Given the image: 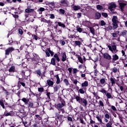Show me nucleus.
I'll use <instances>...</instances> for the list:
<instances>
[{
    "label": "nucleus",
    "mask_w": 127,
    "mask_h": 127,
    "mask_svg": "<svg viewBox=\"0 0 127 127\" xmlns=\"http://www.w3.org/2000/svg\"><path fill=\"white\" fill-rule=\"evenodd\" d=\"M112 26H109L107 27V29L108 31H111V30H115V29H117L118 27H119V23L120 22L119 20H118V16H113V17L112 19Z\"/></svg>",
    "instance_id": "1"
},
{
    "label": "nucleus",
    "mask_w": 127,
    "mask_h": 127,
    "mask_svg": "<svg viewBox=\"0 0 127 127\" xmlns=\"http://www.w3.org/2000/svg\"><path fill=\"white\" fill-rule=\"evenodd\" d=\"M50 54H51V56H54V57L51 59L50 64L53 65V66H55L56 63L60 62V58H59L58 54H54V52L52 51L50 52Z\"/></svg>",
    "instance_id": "2"
},
{
    "label": "nucleus",
    "mask_w": 127,
    "mask_h": 127,
    "mask_svg": "<svg viewBox=\"0 0 127 127\" xmlns=\"http://www.w3.org/2000/svg\"><path fill=\"white\" fill-rule=\"evenodd\" d=\"M22 101L24 103L25 106H27L28 109L30 110V109H33L34 108V104L33 101H30V99L27 97H23L21 99Z\"/></svg>",
    "instance_id": "3"
},
{
    "label": "nucleus",
    "mask_w": 127,
    "mask_h": 127,
    "mask_svg": "<svg viewBox=\"0 0 127 127\" xmlns=\"http://www.w3.org/2000/svg\"><path fill=\"white\" fill-rule=\"evenodd\" d=\"M113 44L114 45H112V46H110V45H107V47H108L110 51L112 52V53H113L114 54H116L117 52H118V50H117V46L115 44H116V43L113 42Z\"/></svg>",
    "instance_id": "4"
},
{
    "label": "nucleus",
    "mask_w": 127,
    "mask_h": 127,
    "mask_svg": "<svg viewBox=\"0 0 127 127\" xmlns=\"http://www.w3.org/2000/svg\"><path fill=\"white\" fill-rule=\"evenodd\" d=\"M61 103H58L56 105V108L58 110H60V109H62V108H63L64 107H65V106H66V102H65V100H64V99H61Z\"/></svg>",
    "instance_id": "5"
},
{
    "label": "nucleus",
    "mask_w": 127,
    "mask_h": 127,
    "mask_svg": "<svg viewBox=\"0 0 127 127\" xmlns=\"http://www.w3.org/2000/svg\"><path fill=\"white\" fill-rule=\"evenodd\" d=\"M56 117L57 120H58L59 122H60L61 124L65 121L64 119L66 118V117L63 115H60L58 113L56 114Z\"/></svg>",
    "instance_id": "6"
},
{
    "label": "nucleus",
    "mask_w": 127,
    "mask_h": 127,
    "mask_svg": "<svg viewBox=\"0 0 127 127\" xmlns=\"http://www.w3.org/2000/svg\"><path fill=\"white\" fill-rule=\"evenodd\" d=\"M12 51H14V48L13 47H9L5 50V56H9V54H11V52Z\"/></svg>",
    "instance_id": "7"
},
{
    "label": "nucleus",
    "mask_w": 127,
    "mask_h": 127,
    "mask_svg": "<svg viewBox=\"0 0 127 127\" xmlns=\"http://www.w3.org/2000/svg\"><path fill=\"white\" fill-rule=\"evenodd\" d=\"M58 2L52 1V2H48L47 3V5H49L50 7L52 9H53V8H57V6H56V4H58Z\"/></svg>",
    "instance_id": "8"
},
{
    "label": "nucleus",
    "mask_w": 127,
    "mask_h": 127,
    "mask_svg": "<svg viewBox=\"0 0 127 127\" xmlns=\"http://www.w3.org/2000/svg\"><path fill=\"white\" fill-rule=\"evenodd\" d=\"M27 115L28 114L26 112H19L16 114V115L17 116V117L20 118V119H23V118H25V117H27Z\"/></svg>",
    "instance_id": "9"
},
{
    "label": "nucleus",
    "mask_w": 127,
    "mask_h": 127,
    "mask_svg": "<svg viewBox=\"0 0 127 127\" xmlns=\"http://www.w3.org/2000/svg\"><path fill=\"white\" fill-rule=\"evenodd\" d=\"M55 26H54V28H55V29H57V27H58V25L61 27H63V28H65V27H66V26L65 25V24H64V23L61 22L56 21L55 22Z\"/></svg>",
    "instance_id": "10"
},
{
    "label": "nucleus",
    "mask_w": 127,
    "mask_h": 127,
    "mask_svg": "<svg viewBox=\"0 0 127 127\" xmlns=\"http://www.w3.org/2000/svg\"><path fill=\"white\" fill-rule=\"evenodd\" d=\"M102 54L104 59H106V60H108V61H112V56H111L110 54L107 53H102Z\"/></svg>",
    "instance_id": "11"
},
{
    "label": "nucleus",
    "mask_w": 127,
    "mask_h": 127,
    "mask_svg": "<svg viewBox=\"0 0 127 127\" xmlns=\"http://www.w3.org/2000/svg\"><path fill=\"white\" fill-rule=\"evenodd\" d=\"M117 60H119V56L117 54H114L112 55V58H111V62L112 63H115V61H117Z\"/></svg>",
    "instance_id": "12"
},
{
    "label": "nucleus",
    "mask_w": 127,
    "mask_h": 127,
    "mask_svg": "<svg viewBox=\"0 0 127 127\" xmlns=\"http://www.w3.org/2000/svg\"><path fill=\"white\" fill-rule=\"evenodd\" d=\"M80 104L83 107H87V106H88V101H87V99L82 98Z\"/></svg>",
    "instance_id": "13"
},
{
    "label": "nucleus",
    "mask_w": 127,
    "mask_h": 127,
    "mask_svg": "<svg viewBox=\"0 0 127 127\" xmlns=\"http://www.w3.org/2000/svg\"><path fill=\"white\" fill-rule=\"evenodd\" d=\"M74 99L78 104H81V102L82 101L83 98L80 96V94H78V95L74 96Z\"/></svg>",
    "instance_id": "14"
},
{
    "label": "nucleus",
    "mask_w": 127,
    "mask_h": 127,
    "mask_svg": "<svg viewBox=\"0 0 127 127\" xmlns=\"http://www.w3.org/2000/svg\"><path fill=\"white\" fill-rule=\"evenodd\" d=\"M12 113V111H10L8 112L7 110H5V112H4L3 116L4 117H8V116H10V117H12L13 116V113Z\"/></svg>",
    "instance_id": "15"
},
{
    "label": "nucleus",
    "mask_w": 127,
    "mask_h": 127,
    "mask_svg": "<svg viewBox=\"0 0 127 127\" xmlns=\"http://www.w3.org/2000/svg\"><path fill=\"white\" fill-rule=\"evenodd\" d=\"M32 62L34 64H38L39 63V58L34 56V57L32 59Z\"/></svg>",
    "instance_id": "16"
},
{
    "label": "nucleus",
    "mask_w": 127,
    "mask_h": 127,
    "mask_svg": "<svg viewBox=\"0 0 127 127\" xmlns=\"http://www.w3.org/2000/svg\"><path fill=\"white\" fill-rule=\"evenodd\" d=\"M116 7H117V5L115 2L110 3L109 8L111 11H113V8H116Z\"/></svg>",
    "instance_id": "17"
},
{
    "label": "nucleus",
    "mask_w": 127,
    "mask_h": 127,
    "mask_svg": "<svg viewBox=\"0 0 127 127\" xmlns=\"http://www.w3.org/2000/svg\"><path fill=\"white\" fill-rule=\"evenodd\" d=\"M67 60V55H66V52H64L62 54V61L63 62H65Z\"/></svg>",
    "instance_id": "18"
},
{
    "label": "nucleus",
    "mask_w": 127,
    "mask_h": 127,
    "mask_svg": "<svg viewBox=\"0 0 127 127\" xmlns=\"http://www.w3.org/2000/svg\"><path fill=\"white\" fill-rule=\"evenodd\" d=\"M59 4L61 6H62L63 5L64 6H67V5H68V4L67 3V1H66V0H61Z\"/></svg>",
    "instance_id": "19"
},
{
    "label": "nucleus",
    "mask_w": 127,
    "mask_h": 127,
    "mask_svg": "<svg viewBox=\"0 0 127 127\" xmlns=\"http://www.w3.org/2000/svg\"><path fill=\"white\" fill-rule=\"evenodd\" d=\"M102 16V14L101 13L97 11L95 13V19H100L101 18V17Z\"/></svg>",
    "instance_id": "20"
},
{
    "label": "nucleus",
    "mask_w": 127,
    "mask_h": 127,
    "mask_svg": "<svg viewBox=\"0 0 127 127\" xmlns=\"http://www.w3.org/2000/svg\"><path fill=\"white\" fill-rule=\"evenodd\" d=\"M18 80V84H20L23 87H25V83L23 82V78H19Z\"/></svg>",
    "instance_id": "21"
},
{
    "label": "nucleus",
    "mask_w": 127,
    "mask_h": 127,
    "mask_svg": "<svg viewBox=\"0 0 127 127\" xmlns=\"http://www.w3.org/2000/svg\"><path fill=\"white\" fill-rule=\"evenodd\" d=\"M47 83L49 87H53V85H54V82L50 79H48L47 80Z\"/></svg>",
    "instance_id": "22"
},
{
    "label": "nucleus",
    "mask_w": 127,
    "mask_h": 127,
    "mask_svg": "<svg viewBox=\"0 0 127 127\" xmlns=\"http://www.w3.org/2000/svg\"><path fill=\"white\" fill-rule=\"evenodd\" d=\"M43 22H44L45 23H48L49 26H51V24H52L53 22H51L50 20H47L46 19L43 18V20H42Z\"/></svg>",
    "instance_id": "23"
},
{
    "label": "nucleus",
    "mask_w": 127,
    "mask_h": 127,
    "mask_svg": "<svg viewBox=\"0 0 127 127\" xmlns=\"http://www.w3.org/2000/svg\"><path fill=\"white\" fill-rule=\"evenodd\" d=\"M35 74H37V77H42V73L40 69H38L35 71Z\"/></svg>",
    "instance_id": "24"
},
{
    "label": "nucleus",
    "mask_w": 127,
    "mask_h": 127,
    "mask_svg": "<svg viewBox=\"0 0 127 127\" xmlns=\"http://www.w3.org/2000/svg\"><path fill=\"white\" fill-rule=\"evenodd\" d=\"M8 71L10 73H11V72L14 73V72H15V66L14 65L11 66L9 69H8Z\"/></svg>",
    "instance_id": "25"
},
{
    "label": "nucleus",
    "mask_w": 127,
    "mask_h": 127,
    "mask_svg": "<svg viewBox=\"0 0 127 127\" xmlns=\"http://www.w3.org/2000/svg\"><path fill=\"white\" fill-rule=\"evenodd\" d=\"M59 13L61 14V15H65L67 16V14L66 13V11L63 9H59Z\"/></svg>",
    "instance_id": "26"
},
{
    "label": "nucleus",
    "mask_w": 127,
    "mask_h": 127,
    "mask_svg": "<svg viewBox=\"0 0 127 127\" xmlns=\"http://www.w3.org/2000/svg\"><path fill=\"white\" fill-rule=\"evenodd\" d=\"M100 83L101 84V85H103V86H105L106 84H107V82L106 81V78H101L100 80Z\"/></svg>",
    "instance_id": "27"
},
{
    "label": "nucleus",
    "mask_w": 127,
    "mask_h": 127,
    "mask_svg": "<svg viewBox=\"0 0 127 127\" xmlns=\"http://www.w3.org/2000/svg\"><path fill=\"white\" fill-rule=\"evenodd\" d=\"M53 89H54V93H57V91L60 90V87H59V85H54V86L53 87Z\"/></svg>",
    "instance_id": "28"
},
{
    "label": "nucleus",
    "mask_w": 127,
    "mask_h": 127,
    "mask_svg": "<svg viewBox=\"0 0 127 127\" xmlns=\"http://www.w3.org/2000/svg\"><path fill=\"white\" fill-rule=\"evenodd\" d=\"M75 56L77 57V59L79 62H80V63H81V64H83V59L82 58V57H81V56H79V55H76Z\"/></svg>",
    "instance_id": "29"
},
{
    "label": "nucleus",
    "mask_w": 127,
    "mask_h": 127,
    "mask_svg": "<svg viewBox=\"0 0 127 127\" xmlns=\"http://www.w3.org/2000/svg\"><path fill=\"white\" fill-rule=\"evenodd\" d=\"M45 10V8L44 7H40L38 8L37 11L39 13V14H42V12Z\"/></svg>",
    "instance_id": "30"
},
{
    "label": "nucleus",
    "mask_w": 127,
    "mask_h": 127,
    "mask_svg": "<svg viewBox=\"0 0 127 127\" xmlns=\"http://www.w3.org/2000/svg\"><path fill=\"white\" fill-rule=\"evenodd\" d=\"M113 121L110 119L108 123L106 124V127H113Z\"/></svg>",
    "instance_id": "31"
},
{
    "label": "nucleus",
    "mask_w": 127,
    "mask_h": 127,
    "mask_svg": "<svg viewBox=\"0 0 127 127\" xmlns=\"http://www.w3.org/2000/svg\"><path fill=\"white\" fill-rule=\"evenodd\" d=\"M54 77H56L57 79L56 84L57 85H59V84H60V78H59V74H58L55 75Z\"/></svg>",
    "instance_id": "32"
},
{
    "label": "nucleus",
    "mask_w": 127,
    "mask_h": 127,
    "mask_svg": "<svg viewBox=\"0 0 127 127\" xmlns=\"http://www.w3.org/2000/svg\"><path fill=\"white\" fill-rule=\"evenodd\" d=\"M119 4H120V6L121 10H123L124 8H125V6L127 5V3H124V2L120 3Z\"/></svg>",
    "instance_id": "33"
},
{
    "label": "nucleus",
    "mask_w": 127,
    "mask_h": 127,
    "mask_svg": "<svg viewBox=\"0 0 127 127\" xmlns=\"http://www.w3.org/2000/svg\"><path fill=\"white\" fill-rule=\"evenodd\" d=\"M127 34V31L126 30H123V31L121 32V33L120 34V36H123L125 37L126 35Z\"/></svg>",
    "instance_id": "34"
},
{
    "label": "nucleus",
    "mask_w": 127,
    "mask_h": 127,
    "mask_svg": "<svg viewBox=\"0 0 127 127\" xmlns=\"http://www.w3.org/2000/svg\"><path fill=\"white\" fill-rule=\"evenodd\" d=\"M88 85L89 82L87 81H85L83 83L81 84V87H82V88H84L85 87H88Z\"/></svg>",
    "instance_id": "35"
},
{
    "label": "nucleus",
    "mask_w": 127,
    "mask_h": 127,
    "mask_svg": "<svg viewBox=\"0 0 127 127\" xmlns=\"http://www.w3.org/2000/svg\"><path fill=\"white\" fill-rule=\"evenodd\" d=\"M110 81L111 82V86H114L116 84V79L115 77H111L110 78Z\"/></svg>",
    "instance_id": "36"
},
{
    "label": "nucleus",
    "mask_w": 127,
    "mask_h": 127,
    "mask_svg": "<svg viewBox=\"0 0 127 127\" xmlns=\"http://www.w3.org/2000/svg\"><path fill=\"white\" fill-rule=\"evenodd\" d=\"M75 46H78V47H81V42L80 41H75L74 42Z\"/></svg>",
    "instance_id": "37"
},
{
    "label": "nucleus",
    "mask_w": 127,
    "mask_h": 127,
    "mask_svg": "<svg viewBox=\"0 0 127 127\" xmlns=\"http://www.w3.org/2000/svg\"><path fill=\"white\" fill-rule=\"evenodd\" d=\"M77 120H79V122L80 124H82V125H86V123L84 122V119H83L82 117H79V118H77Z\"/></svg>",
    "instance_id": "38"
},
{
    "label": "nucleus",
    "mask_w": 127,
    "mask_h": 127,
    "mask_svg": "<svg viewBox=\"0 0 127 127\" xmlns=\"http://www.w3.org/2000/svg\"><path fill=\"white\" fill-rule=\"evenodd\" d=\"M34 9H31V8H27L25 10V12H27V13H32V11Z\"/></svg>",
    "instance_id": "39"
},
{
    "label": "nucleus",
    "mask_w": 127,
    "mask_h": 127,
    "mask_svg": "<svg viewBox=\"0 0 127 127\" xmlns=\"http://www.w3.org/2000/svg\"><path fill=\"white\" fill-rule=\"evenodd\" d=\"M0 106L2 107V109H5V107L4 106V103H3V100H0Z\"/></svg>",
    "instance_id": "40"
},
{
    "label": "nucleus",
    "mask_w": 127,
    "mask_h": 127,
    "mask_svg": "<svg viewBox=\"0 0 127 127\" xmlns=\"http://www.w3.org/2000/svg\"><path fill=\"white\" fill-rule=\"evenodd\" d=\"M90 31L93 35H95V29L93 27H89Z\"/></svg>",
    "instance_id": "41"
},
{
    "label": "nucleus",
    "mask_w": 127,
    "mask_h": 127,
    "mask_svg": "<svg viewBox=\"0 0 127 127\" xmlns=\"http://www.w3.org/2000/svg\"><path fill=\"white\" fill-rule=\"evenodd\" d=\"M105 115V118L107 119V120H110V118H112V117L109 114V112L107 111Z\"/></svg>",
    "instance_id": "42"
},
{
    "label": "nucleus",
    "mask_w": 127,
    "mask_h": 127,
    "mask_svg": "<svg viewBox=\"0 0 127 127\" xmlns=\"http://www.w3.org/2000/svg\"><path fill=\"white\" fill-rule=\"evenodd\" d=\"M96 118L97 119V121L100 123V124L103 123V121L102 120V116H96Z\"/></svg>",
    "instance_id": "43"
},
{
    "label": "nucleus",
    "mask_w": 127,
    "mask_h": 127,
    "mask_svg": "<svg viewBox=\"0 0 127 127\" xmlns=\"http://www.w3.org/2000/svg\"><path fill=\"white\" fill-rule=\"evenodd\" d=\"M0 80L2 84H5V76H2L0 78Z\"/></svg>",
    "instance_id": "44"
},
{
    "label": "nucleus",
    "mask_w": 127,
    "mask_h": 127,
    "mask_svg": "<svg viewBox=\"0 0 127 127\" xmlns=\"http://www.w3.org/2000/svg\"><path fill=\"white\" fill-rule=\"evenodd\" d=\"M31 1L34 3H38L39 2H43V0H31Z\"/></svg>",
    "instance_id": "45"
},
{
    "label": "nucleus",
    "mask_w": 127,
    "mask_h": 127,
    "mask_svg": "<svg viewBox=\"0 0 127 127\" xmlns=\"http://www.w3.org/2000/svg\"><path fill=\"white\" fill-rule=\"evenodd\" d=\"M96 8L98 10H102V9H104V7L101 5H97L96 6Z\"/></svg>",
    "instance_id": "46"
},
{
    "label": "nucleus",
    "mask_w": 127,
    "mask_h": 127,
    "mask_svg": "<svg viewBox=\"0 0 127 127\" xmlns=\"http://www.w3.org/2000/svg\"><path fill=\"white\" fill-rule=\"evenodd\" d=\"M116 114H117V115H118V116H119V120H120L121 123H124V120H123L124 118H123L122 116H121V115H120V114H119V113H118L117 112H116Z\"/></svg>",
    "instance_id": "47"
},
{
    "label": "nucleus",
    "mask_w": 127,
    "mask_h": 127,
    "mask_svg": "<svg viewBox=\"0 0 127 127\" xmlns=\"http://www.w3.org/2000/svg\"><path fill=\"white\" fill-rule=\"evenodd\" d=\"M81 9V7L79 5H74L73 6V10H78V9Z\"/></svg>",
    "instance_id": "48"
},
{
    "label": "nucleus",
    "mask_w": 127,
    "mask_h": 127,
    "mask_svg": "<svg viewBox=\"0 0 127 127\" xmlns=\"http://www.w3.org/2000/svg\"><path fill=\"white\" fill-rule=\"evenodd\" d=\"M64 82L66 86H69V85H70V83H69V81L67 79V78H64Z\"/></svg>",
    "instance_id": "49"
},
{
    "label": "nucleus",
    "mask_w": 127,
    "mask_h": 127,
    "mask_svg": "<svg viewBox=\"0 0 127 127\" xmlns=\"http://www.w3.org/2000/svg\"><path fill=\"white\" fill-rule=\"evenodd\" d=\"M59 111V114H61V112L62 114H64L65 113V110L63 108H60V109H58Z\"/></svg>",
    "instance_id": "50"
},
{
    "label": "nucleus",
    "mask_w": 127,
    "mask_h": 127,
    "mask_svg": "<svg viewBox=\"0 0 127 127\" xmlns=\"http://www.w3.org/2000/svg\"><path fill=\"white\" fill-rule=\"evenodd\" d=\"M43 51H44L47 56V57H50V53L47 51V50H44V49L42 48Z\"/></svg>",
    "instance_id": "51"
},
{
    "label": "nucleus",
    "mask_w": 127,
    "mask_h": 127,
    "mask_svg": "<svg viewBox=\"0 0 127 127\" xmlns=\"http://www.w3.org/2000/svg\"><path fill=\"white\" fill-rule=\"evenodd\" d=\"M106 96L107 98L108 99L113 98V96H112V94H111V93H110L109 92L106 94Z\"/></svg>",
    "instance_id": "52"
},
{
    "label": "nucleus",
    "mask_w": 127,
    "mask_h": 127,
    "mask_svg": "<svg viewBox=\"0 0 127 127\" xmlns=\"http://www.w3.org/2000/svg\"><path fill=\"white\" fill-rule=\"evenodd\" d=\"M99 105L100 106V107H101V108H104V102H103V101H102V100H100L99 101Z\"/></svg>",
    "instance_id": "53"
},
{
    "label": "nucleus",
    "mask_w": 127,
    "mask_h": 127,
    "mask_svg": "<svg viewBox=\"0 0 127 127\" xmlns=\"http://www.w3.org/2000/svg\"><path fill=\"white\" fill-rule=\"evenodd\" d=\"M38 91L40 93H42V92H44V88L39 87V88H38Z\"/></svg>",
    "instance_id": "54"
},
{
    "label": "nucleus",
    "mask_w": 127,
    "mask_h": 127,
    "mask_svg": "<svg viewBox=\"0 0 127 127\" xmlns=\"http://www.w3.org/2000/svg\"><path fill=\"white\" fill-rule=\"evenodd\" d=\"M117 34H119V33H120V31H117L116 33H113L112 34L113 37H118V35L117 34Z\"/></svg>",
    "instance_id": "55"
},
{
    "label": "nucleus",
    "mask_w": 127,
    "mask_h": 127,
    "mask_svg": "<svg viewBox=\"0 0 127 127\" xmlns=\"http://www.w3.org/2000/svg\"><path fill=\"white\" fill-rule=\"evenodd\" d=\"M36 11L34 10V9H33V10L32 11V13H31V15H32L33 16H36Z\"/></svg>",
    "instance_id": "56"
},
{
    "label": "nucleus",
    "mask_w": 127,
    "mask_h": 127,
    "mask_svg": "<svg viewBox=\"0 0 127 127\" xmlns=\"http://www.w3.org/2000/svg\"><path fill=\"white\" fill-rule=\"evenodd\" d=\"M18 31L20 35H22L23 34V31L22 30V29H18Z\"/></svg>",
    "instance_id": "57"
},
{
    "label": "nucleus",
    "mask_w": 127,
    "mask_h": 127,
    "mask_svg": "<svg viewBox=\"0 0 127 127\" xmlns=\"http://www.w3.org/2000/svg\"><path fill=\"white\" fill-rule=\"evenodd\" d=\"M51 93L50 92H47V93H46V96L47 97V99L48 100H51V98H50V94Z\"/></svg>",
    "instance_id": "58"
},
{
    "label": "nucleus",
    "mask_w": 127,
    "mask_h": 127,
    "mask_svg": "<svg viewBox=\"0 0 127 127\" xmlns=\"http://www.w3.org/2000/svg\"><path fill=\"white\" fill-rule=\"evenodd\" d=\"M100 92H101V93H102L103 94H105V95H106L107 93V90H105V89L102 88Z\"/></svg>",
    "instance_id": "59"
},
{
    "label": "nucleus",
    "mask_w": 127,
    "mask_h": 127,
    "mask_svg": "<svg viewBox=\"0 0 127 127\" xmlns=\"http://www.w3.org/2000/svg\"><path fill=\"white\" fill-rule=\"evenodd\" d=\"M69 38H76L77 36H76V34H73V35H70L69 36L68 35Z\"/></svg>",
    "instance_id": "60"
},
{
    "label": "nucleus",
    "mask_w": 127,
    "mask_h": 127,
    "mask_svg": "<svg viewBox=\"0 0 127 127\" xmlns=\"http://www.w3.org/2000/svg\"><path fill=\"white\" fill-rule=\"evenodd\" d=\"M32 36L33 37V39H35V40H38V39H40V38H39V37L36 35H32Z\"/></svg>",
    "instance_id": "61"
},
{
    "label": "nucleus",
    "mask_w": 127,
    "mask_h": 127,
    "mask_svg": "<svg viewBox=\"0 0 127 127\" xmlns=\"http://www.w3.org/2000/svg\"><path fill=\"white\" fill-rule=\"evenodd\" d=\"M67 119L68 122H73V119H72V117H70L69 116L67 117Z\"/></svg>",
    "instance_id": "62"
},
{
    "label": "nucleus",
    "mask_w": 127,
    "mask_h": 127,
    "mask_svg": "<svg viewBox=\"0 0 127 127\" xmlns=\"http://www.w3.org/2000/svg\"><path fill=\"white\" fill-rule=\"evenodd\" d=\"M102 16H103V17H105V18L108 17V13H107L102 12Z\"/></svg>",
    "instance_id": "63"
},
{
    "label": "nucleus",
    "mask_w": 127,
    "mask_h": 127,
    "mask_svg": "<svg viewBox=\"0 0 127 127\" xmlns=\"http://www.w3.org/2000/svg\"><path fill=\"white\" fill-rule=\"evenodd\" d=\"M112 71H113V73H117V72H118V68L116 67H114L112 69Z\"/></svg>",
    "instance_id": "64"
}]
</instances>
